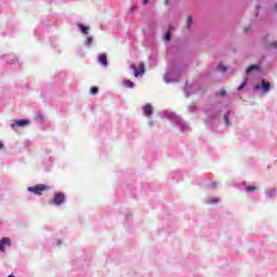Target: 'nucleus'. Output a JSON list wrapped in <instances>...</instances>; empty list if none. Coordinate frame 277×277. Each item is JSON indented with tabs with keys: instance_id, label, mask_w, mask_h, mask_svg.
Segmentation results:
<instances>
[{
	"instance_id": "obj_1",
	"label": "nucleus",
	"mask_w": 277,
	"mask_h": 277,
	"mask_svg": "<svg viewBox=\"0 0 277 277\" xmlns=\"http://www.w3.org/2000/svg\"><path fill=\"white\" fill-rule=\"evenodd\" d=\"M48 189L49 187H47V185L44 184L28 187V192H30L31 194H36V196H42V192H47Z\"/></svg>"
},
{
	"instance_id": "obj_2",
	"label": "nucleus",
	"mask_w": 277,
	"mask_h": 277,
	"mask_svg": "<svg viewBox=\"0 0 277 277\" xmlns=\"http://www.w3.org/2000/svg\"><path fill=\"white\" fill-rule=\"evenodd\" d=\"M66 201V195L64 193H54L52 203L56 207H60V205H64Z\"/></svg>"
},
{
	"instance_id": "obj_3",
	"label": "nucleus",
	"mask_w": 277,
	"mask_h": 277,
	"mask_svg": "<svg viewBox=\"0 0 277 277\" xmlns=\"http://www.w3.org/2000/svg\"><path fill=\"white\" fill-rule=\"evenodd\" d=\"M253 90H262L265 94L272 90V83H269L267 80L263 79L261 84H256Z\"/></svg>"
},
{
	"instance_id": "obj_4",
	"label": "nucleus",
	"mask_w": 277,
	"mask_h": 277,
	"mask_svg": "<svg viewBox=\"0 0 277 277\" xmlns=\"http://www.w3.org/2000/svg\"><path fill=\"white\" fill-rule=\"evenodd\" d=\"M131 69L134 72V77H142V75H144V72H146V67L144 66V63H141L138 65V68H136L135 66L131 65Z\"/></svg>"
},
{
	"instance_id": "obj_5",
	"label": "nucleus",
	"mask_w": 277,
	"mask_h": 277,
	"mask_svg": "<svg viewBox=\"0 0 277 277\" xmlns=\"http://www.w3.org/2000/svg\"><path fill=\"white\" fill-rule=\"evenodd\" d=\"M29 123V119H19L15 120L14 123L11 124V128L16 129V127H28Z\"/></svg>"
},
{
	"instance_id": "obj_6",
	"label": "nucleus",
	"mask_w": 277,
	"mask_h": 277,
	"mask_svg": "<svg viewBox=\"0 0 277 277\" xmlns=\"http://www.w3.org/2000/svg\"><path fill=\"white\" fill-rule=\"evenodd\" d=\"M5 246H12V239H10L9 237H4L0 240V250L2 252H5Z\"/></svg>"
},
{
	"instance_id": "obj_7",
	"label": "nucleus",
	"mask_w": 277,
	"mask_h": 277,
	"mask_svg": "<svg viewBox=\"0 0 277 277\" xmlns=\"http://www.w3.org/2000/svg\"><path fill=\"white\" fill-rule=\"evenodd\" d=\"M5 62H8L9 64H16V62H18V58H16L15 54H9L4 56Z\"/></svg>"
},
{
	"instance_id": "obj_8",
	"label": "nucleus",
	"mask_w": 277,
	"mask_h": 277,
	"mask_svg": "<svg viewBox=\"0 0 277 277\" xmlns=\"http://www.w3.org/2000/svg\"><path fill=\"white\" fill-rule=\"evenodd\" d=\"M97 62L98 64H102V66H107V54H100Z\"/></svg>"
},
{
	"instance_id": "obj_9",
	"label": "nucleus",
	"mask_w": 277,
	"mask_h": 277,
	"mask_svg": "<svg viewBox=\"0 0 277 277\" xmlns=\"http://www.w3.org/2000/svg\"><path fill=\"white\" fill-rule=\"evenodd\" d=\"M77 27L80 29L81 34L88 36V31H90V26H85L83 24H77Z\"/></svg>"
},
{
	"instance_id": "obj_10",
	"label": "nucleus",
	"mask_w": 277,
	"mask_h": 277,
	"mask_svg": "<svg viewBox=\"0 0 277 277\" xmlns=\"http://www.w3.org/2000/svg\"><path fill=\"white\" fill-rule=\"evenodd\" d=\"M145 116H153V106L147 104L143 107Z\"/></svg>"
},
{
	"instance_id": "obj_11",
	"label": "nucleus",
	"mask_w": 277,
	"mask_h": 277,
	"mask_svg": "<svg viewBox=\"0 0 277 277\" xmlns=\"http://www.w3.org/2000/svg\"><path fill=\"white\" fill-rule=\"evenodd\" d=\"M171 39H172V26L169 27V30L167 31V34L164 36L166 42H170Z\"/></svg>"
},
{
	"instance_id": "obj_12",
	"label": "nucleus",
	"mask_w": 277,
	"mask_h": 277,
	"mask_svg": "<svg viewBox=\"0 0 277 277\" xmlns=\"http://www.w3.org/2000/svg\"><path fill=\"white\" fill-rule=\"evenodd\" d=\"M254 70H256V71L260 70L259 65H251L250 67H248L247 75H250V72H254Z\"/></svg>"
},
{
	"instance_id": "obj_13",
	"label": "nucleus",
	"mask_w": 277,
	"mask_h": 277,
	"mask_svg": "<svg viewBox=\"0 0 277 277\" xmlns=\"http://www.w3.org/2000/svg\"><path fill=\"white\" fill-rule=\"evenodd\" d=\"M193 24H194V18L192 16H187V18H186L187 29H189V27H192Z\"/></svg>"
},
{
	"instance_id": "obj_14",
	"label": "nucleus",
	"mask_w": 277,
	"mask_h": 277,
	"mask_svg": "<svg viewBox=\"0 0 277 277\" xmlns=\"http://www.w3.org/2000/svg\"><path fill=\"white\" fill-rule=\"evenodd\" d=\"M124 88H134V83L131 80H123Z\"/></svg>"
},
{
	"instance_id": "obj_15",
	"label": "nucleus",
	"mask_w": 277,
	"mask_h": 277,
	"mask_svg": "<svg viewBox=\"0 0 277 277\" xmlns=\"http://www.w3.org/2000/svg\"><path fill=\"white\" fill-rule=\"evenodd\" d=\"M90 92H91V94L94 96V95H96V94H98V87H92L91 89H90Z\"/></svg>"
},
{
	"instance_id": "obj_16",
	"label": "nucleus",
	"mask_w": 277,
	"mask_h": 277,
	"mask_svg": "<svg viewBox=\"0 0 277 277\" xmlns=\"http://www.w3.org/2000/svg\"><path fill=\"white\" fill-rule=\"evenodd\" d=\"M230 115V111H227L225 115H224V120H225V124L226 127H228L230 123L228 122V116Z\"/></svg>"
},
{
	"instance_id": "obj_17",
	"label": "nucleus",
	"mask_w": 277,
	"mask_h": 277,
	"mask_svg": "<svg viewBox=\"0 0 277 277\" xmlns=\"http://www.w3.org/2000/svg\"><path fill=\"white\" fill-rule=\"evenodd\" d=\"M252 192H256V187H254V186H248V187H247V193L250 194V193H252Z\"/></svg>"
},
{
	"instance_id": "obj_18",
	"label": "nucleus",
	"mask_w": 277,
	"mask_h": 277,
	"mask_svg": "<svg viewBox=\"0 0 277 277\" xmlns=\"http://www.w3.org/2000/svg\"><path fill=\"white\" fill-rule=\"evenodd\" d=\"M217 69H219L221 72H226V66H224V65H219V66H217Z\"/></svg>"
},
{
	"instance_id": "obj_19",
	"label": "nucleus",
	"mask_w": 277,
	"mask_h": 277,
	"mask_svg": "<svg viewBox=\"0 0 277 277\" xmlns=\"http://www.w3.org/2000/svg\"><path fill=\"white\" fill-rule=\"evenodd\" d=\"M209 205H217V199L210 198L208 199Z\"/></svg>"
},
{
	"instance_id": "obj_20",
	"label": "nucleus",
	"mask_w": 277,
	"mask_h": 277,
	"mask_svg": "<svg viewBox=\"0 0 277 277\" xmlns=\"http://www.w3.org/2000/svg\"><path fill=\"white\" fill-rule=\"evenodd\" d=\"M246 88V82H242L239 87H238V91L241 92V90H243Z\"/></svg>"
},
{
	"instance_id": "obj_21",
	"label": "nucleus",
	"mask_w": 277,
	"mask_h": 277,
	"mask_svg": "<svg viewBox=\"0 0 277 277\" xmlns=\"http://www.w3.org/2000/svg\"><path fill=\"white\" fill-rule=\"evenodd\" d=\"M87 42H88V44H92V37H88Z\"/></svg>"
},
{
	"instance_id": "obj_22",
	"label": "nucleus",
	"mask_w": 277,
	"mask_h": 277,
	"mask_svg": "<svg viewBox=\"0 0 277 277\" xmlns=\"http://www.w3.org/2000/svg\"><path fill=\"white\" fill-rule=\"evenodd\" d=\"M220 96H221V97L226 96V91H221Z\"/></svg>"
},
{
	"instance_id": "obj_23",
	"label": "nucleus",
	"mask_w": 277,
	"mask_h": 277,
	"mask_svg": "<svg viewBox=\"0 0 277 277\" xmlns=\"http://www.w3.org/2000/svg\"><path fill=\"white\" fill-rule=\"evenodd\" d=\"M164 4H166V5H170V0H166V1H164Z\"/></svg>"
},
{
	"instance_id": "obj_24",
	"label": "nucleus",
	"mask_w": 277,
	"mask_h": 277,
	"mask_svg": "<svg viewBox=\"0 0 277 277\" xmlns=\"http://www.w3.org/2000/svg\"><path fill=\"white\" fill-rule=\"evenodd\" d=\"M148 3V0H143V5H146Z\"/></svg>"
},
{
	"instance_id": "obj_25",
	"label": "nucleus",
	"mask_w": 277,
	"mask_h": 277,
	"mask_svg": "<svg viewBox=\"0 0 277 277\" xmlns=\"http://www.w3.org/2000/svg\"><path fill=\"white\" fill-rule=\"evenodd\" d=\"M1 148H3V143L0 142V150H1Z\"/></svg>"
}]
</instances>
